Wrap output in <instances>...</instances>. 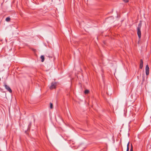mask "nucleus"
Instances as JSON below:
<instances>
[{"label":"nucleus","mask_w":151,"mask_h":151,"mask_svg":"<svg viewBox=\"0 0 151 151\" xmlns=\"http://www.w3.org/2000/svg\"><path fill=\"white\" fill-rule=\"evenodd\" d=\"M142 21H140L137 28V34L139 39H140L141 37V34L140 29L142 27Z\"/></svg>","instance_id":"f257e3e1"},{"label":"nucleus","mask_w":151,"mask_h":151,"mask_svg":"<svg viewBox=\"0 0 151 151\" xmlns=\"http://www.w3.org/2000/svg\"><path fill=\"white\" fill-rule=\"evenodd\" d=\"M56 83H51V86H50V88L51 89H53L55 88H56Z\"/></svg>","instance_id":"f03ea898"},{"label":"nucleus","mask_w":151,"mask_h":151,"mask_svg":"<svg viewBox=\"0 0 151 151\" xmlns=\"http://www.w3.org/2000/svg\"><path fill=\"white\" fill-rule=\"evenodd\" d=\"M4 86L5 88L8 91H9L10 93H11L12 92V91L10 88V87L7 85L5 84L4 85Z\"/></svg>","instance_id":"7ed1b4c3"},{"label":"nucleus","mask_w":151,"mask_h":151,"mask_svg":"<svg viewBox=\"0 0 151 151\" xmlns=\"http://www.w3.org/2000/svg\"><path fill=\"white\" fill-rule=\"evenodd\" d=\"M145 71L146 75L148 76L149 73V68L147 65L146 66Z\"/></svg>","instance_id":"20e7f679"},{"label":"nucleus","mask_w":151,"mask_h":151,"mask_svg":"<svg viewBox=\"0 0 151 151\" xmlns=\"http://www.w3.org/2000/svg\"><path fill=\"white\" fill-rule=\"evenodd\" d=\"M143 66V61L142 59L140 60V63L139 65V68L140 69H142Z\"/></svg>","instance_id":"39448f33"},{"label":"nucleus","mask_w":151,"mask_h":151,"mask_svg":"<svg viewBox=\"0 0 151 151\" xmlns=\"http://www.w3.org/2000/svg\"><path fill=\"white\" fill-rule=\"evenodd\" d=\"M40 58L41 59L42 62H43L45 60L44 56L43 55H41L40 57Z\"/></svg>","instance_id":"423d86ee"},{"label":"nucleus","mask_w":151,"mask_h":151,"mask_svg":"<svg viewBox=\"0 0 151 151\" xmlns=\"http://www.w3.org/2000/svg\"><path fill=\"white\" fill-rule=\"evenodd\" d=\"M69 143L70 144H72V145H74L75 143V142H74L73 141H72V140H71L70 142H69Z\"/></svg>","instance_id":"0eeeda50"},{"label":"nucleus","mask_w":151,"mask_h":151,"mask_svg":"<svg viewBox=\"0 0 151 151\" xmlns=\"http://www.w3.org/2000/svg\"><path fill=\"white\" fill-rule=\"evenodd\" d=\"M10 20V18L9 17H7L6 18V22H9Z\"/></svg>","instance_id":"6e6552de"},{"label":"nucleus","mask_w":151,"mask_h":151,"mask_svg":"<svg viewBox=\"0 0 151 151\" xmlns=\"http://www.w3.org/2000/svg\"><path fill=\"white\" fill-rule=\"evenodd\" d=\"M89 91L87 89L86 90L84 91V93L85 94H87L88 93H89Z\"/></svg>","instance_id":"1a4fd4ad"},{"label":"nucleus","mask_w":151,"mask_h":151,"mask_svg":"<svg viewBox=\"0 0 151 151\" xmlns=\"http://www.w3.org/2000/svg\"><path fill=\"white\" fill-rule=\"evenodd\" d=\"M50 108L52 109L53 108V105L52 104L50 103Z\"/></svg>","instance_id":"9d476101"},{"label":"nucleus","mask_w":151,"mask_h":151,"mask_svg":"<svg viewBox=\"0 0 151 151\" xmlns=\"http://www.w3.org/2000/svg\"><path fill=\"white\" fill-rule=\"evenodd\" d=\"M125 2H128V0H123Z\"/></svg>","instance_id":"9b49d317"},{"label":"nucleus","mask_w":151,"mask_h":151,"mask_svg":"<svg viewBox=\"0 0 151 151\" xmlns=\"http://www.w3.org/2000/svg\"><path fill=\"white\" fill-rule=\"evenodd\" d=\"M130 151H133V148L132 146H131V148L130 149Z\"/></svg>","instance_id":"f8f14e48"},{"label":"nucleus","mask_w":151,"mask_h":151,"mask_svg":"<svg viewBox=\"0 0 151 151\" xmlns=\"http://www.w3.org/2000/svg\"><path fill=\"white\" fill-rule=\"evenodd\" d=\"M31 125V123L30 122L29 125V126H28L29 128H30Z\"/></svg>","instance_id":"ddd939ff"},{"label":"nucleus","mask_w":151,"mask_h":151,"mask_svg":"<svg viewBox=\"0 0 151 151\" xmlns=\"http://www.w3.org/2000/svg\"><path fill=\"white\" fill-rule=\"evenodd\" d=\"M129 147H127V151H129Z\"/></svg>","instance_id":"4468645a"},{"label":"nucleus","mask_w":151,"mask_h":151,"mask_svg":"<svg viewBox=\"0 0 151 151\" xmlns=\"http://www.w3.org/2000/svg\"><path fill=\"white\" fill-rule=\"evenodd\" d=\"M129 143H128V144L127 145V147H129Z\"/></svg>","instance_id":"2eb2a0df"}]
</instances>
